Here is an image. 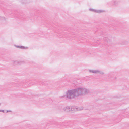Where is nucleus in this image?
Instances as JSON below:
<instances>
[{
  "label": "nucleus",
  "mask_w": 129,
  "mask_h": 129,
  "mask_svg": "<svg viewBox=\"0 0 129 129\" xmlns=\"http://www.w3.org/2000/svg\"><path fill=\"white\" fill-rule=\"evenodd\" d=\"M89 91V90L86 88L79 87L68 90L66 94V96L68 99H73L75 97L85 94L87 93Z\"/></svg>",
  "instance_id": "nucleus-1"
},
{
  "label": "nucleus",
  "mask_w": 129,
  "mask_h": 129,
  "mask_svg": "<svg viewBox=\"0 0 129 129\" xmlns=\"http://www.w3.org/2000/svg\"><path fill=\"white\" fill-rule=\"evenodd\" d=\"M83 109L82 107H77L74 106H67L64 107L63 108V110L64 111L67 112L79 111Z\"/></svg>",
  "instance_id": "nucleus-2"
},
{
  "label": "nucleus",
  "mask_w": 129,
  "mask_h": 129,
  "mask_svg": "<svg viewBox=\"0 0 129 129\" xmlns=\"http://www.w3.org/2000/svg\"><path fill=\"white\" fill-rule=\"evenodd\" d=\"M89 71L90 73H99L101 74H103L104 73L103 72L99 70H89Z\"/></svg>",
  "instance_id": "nucleus-3"
},
{
  "label": "nucleus",
  "mask_w": 129,
  "mask_h": 129,
  "mask_svg": "<svg viewBox=\"0 0 129 129\" xmlns=\"http://www.w3.org/2000/svg\"><path fill=\"white\" fill-rule=\"evenodd\" d=\"M89 10L90 11H91L93 12H94L95 13H100L102 12H105V11L104 10H96L94 9H92L90 8L89 9Z\"/></svg>",
  "instance_id": "nucleus-4"
},
{
  "label": "nucleus",
  "mask_w": 129,
  "mask_h": 129,
  "mask_svg": "<svg viewBox=\"0 0 129 129\" xmlns=\"http://www.w3.org/2000/svg\"><path fill=\"white\" fill-rule=\"evenodd\" d=\"M15 46L17 48H19L22 49H28V48L27 47H25L22 46L15 45Z\"/></svg>",
  "instance_id": "nucleus-5"
},
{
  "label": "nucleus",
  "mask_w": 129,
  "mask_h": 129,
  "mask_svg": "<svg viewBox=\"0 0 129 129\" xmlns=\"http://www.w3.org/2000/svg\"><path fill=\"white\" fill-rule=\"evenodd\" d=\"M113 4L114 5H116L118 4V2L115 0H113L112 1Z\"/></svg>",
  "instance_id": "nucleus-6"
},
{
  "label": "nucleus",
  "mask_w": 129,
  "mask_h": 129,
  "mask_svg": "<svg viewBox=\"0 0 129 129\" xmlns=\"http://www.w3.org/2000/svg\"><path fill=\"white\" fill-rule=\"evenodd\" d=\"M18 62L17 60L15 61L14 62V65H17L18 64Z\"/></svg>",
  "instance_id": "nucleus-7"
},
{
  "label": "nucleus",
  "mask_w": 129,
  "mask_h": 129,
  "mask_svg": "<svg viewBox=\"0 0 129 129\" xmlns=\"http://www.w3.org/2000/svg\"><path fill=\"white\" fill-rule=\"evenodd\" d=\"M48 100L49 101V102H48V103H50L52 102V101L50 99H49Z\"/></svg>",
  "instance_id": "nucleus-8"
},
{
  "label": "nucleus",
  "mask_w": 129,
  "mask_h": 129,
  "mask_svg": "<svg viewBox=\"0 0 129 129\" xmlns=\"http://www.w3.org/2000/svg\"><path fill=\"white\" fill-rule=\"evenodd\" d=\"M65 95H64V96H61L60 97L61 98H63L65 97Z\"/></svg>",
  "instance_id": "nucleus-9"
},
{
  "label": "nucleus",
  "mask_w": 129,
  "mask_h": 129,
  "mask_svg": "<svg viewBox=\"0 0 129 129\" xmlns=\"http://www.w3.org/2000/svg\"><path fill=\"white\" fill-rule=\"evenodd\" d=\"M0 112H4V110H0Z\"/></svg>",
  "instance_id": "nucleus-10"
},
{
  "label": "nucleus",
  "mask_w": 129,
  "mask_h": 129,
  "mask_svg": "<svg viewBox=\"0 0 129 129\" xmlns=\"http://www.w3.org/2000/svg\"><path fill=\"white\" fill-rule=\"evenodd\" d=\"M11 112V110H7V111H6V113H8V112Z\"/></svg>",
  "instance_id": "nucleus-11"
},
{
  "label": "nucleus",
  "mask_w": 129,
  "mask_h": 129,
  "mask_svg": "<svg viewBox=\"0 0 129 129\" xmlns=\"http://www.w3.org/2000/svg\"><path fill=\"white\" fill-rule=\"evenodd\" d=\"M3 18V17H0V18L1 19H3V18Z\"/></svg>",
  "instance_id": "nucleus-12"
},
{
  "label": "nucleus",
  "mask_w": 129,
  "mask_h": 129,
  "mask_svg": "<svg viewBox=\"0 0 129 129\" xmlns=\"http://www.w3.org/2000/svg\"><path fill=\"white\" fill-rule=\"evenodd\" d=\"M1 105V104L0 103V105Z\"/></svg>",
  "instance_id": "nucleus-13"
}]
</instances>
